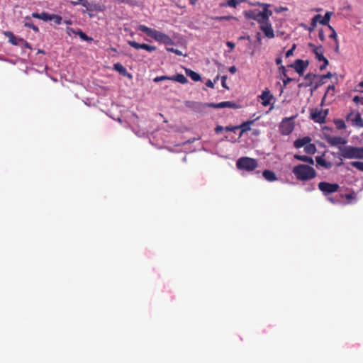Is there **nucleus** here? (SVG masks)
<instances>
[{"mask_svg": "<svg viewBox=\"0 0 363 363\" xmlns=\"http://www.w3.org/2000/svg\"><path fill=\"white\" fill-rule=\"evenodd\" d=\"M312 166L306 164H296L292 168V173L298 181H311L317 175L315 169Z\"/></svg>", "mask_w": 363, "mask_h": 363, "instance_id": "1", "label": "nucleus"}, {"mask_svg": "<svg viewBox=\"0 0 363 363\" xmlns=\"http://www.w3.org/2000/svg\"><path fill=\"white\" fill-rule=\"evenodd\" d=\"M339 157L340 159L363 160V147L350 145L339 146Z\"/></svg>", "mask_w": 363, "mask_h": 363, "instance_id": "2", "label": "nucleus"}, {"mask_svg": "<svg viewBox=\"0 0 363 363\" xmlns=\"http://www.w3.org/2000/svg\"><path fill=\"white\" fill-rule=\"evenodd\" d=\"M138 30L146 33L157 42L167 43L169 41V38L167 35L155 29L148 28L146 26L140 25L138 27Z\"/></svg>", "mask_w": 363, "mask_h": 363, "instance_id": "3", "label": "nucleus"}, {"mask_svg": "<svg viewBox=\"0 0 363 363\" xmlns=\"http://www.w3.org/2000/svg\"><path fill=\"white\" fill-rule=\"evenodd\" d=\"M236 166L239 169L251 172L258 167V163L255 159L243 157L238 160Z\"/></svg>", "mask_w": 363, "mask_h": 363, "instance_id": "4", "label": "nucleus"}, {"mask_svg": "<svg viewBox=\"0 0 363 363\" xmlns=\"http://www.w3.org/2000/svg\"><path fill=\"white\" fill-rule=\"evenodd\" d=\"M328 113V110L313 108L311 110L310 118L315 122L319 123H325V118Z\"/></svg>", "mask_w": 363, "mask_h": 363, "instance_id": "5", "label": "nucleus"}, {"mask_svg": "<svg viewBox=\"0 0 363 363\" xmlns=\"http://www.w3.org/2000/svg\"><path fill=\"white\" fill-rule=\"evenodd\" d=\"M293 118H285L279 125V131L281 135H288L294 130V125L292 122Z\"/></svg>", "mask_w": 363, "mask_h": 363, "instance_id": "6", "label": "nucleus"}, {"mask_svg": "<svg viewBox=\"0 0 363 363\" xmlns=\"http://www.w3.org/2000/svg\"><path fill=\"white\" fill-rule=\"evenodd\" d=\"M318 189L327 196L332 193L336 192L340 189L337 184H332L326 182H321L318 184Z\"/></svg>", "mask_w": 363, "mask_h": 363, "instance_id": "7", "label": "nucleus"}, {"mask_svg": "<svg viewBox=\"0 0 363 363\" xmlns=\"http://www.w3.org/2000/svg\"><path fill=\"white\" fill-rule=\"evenodd\" d=\"M198 106H201L203 107H211V108H238V106L236 105L235 103H234L233 101H223V102L218 103V104H214V103H208V104H198Z\"/></svg>", "mask_w": 363, "mask_h": 363, "instance_id": "8", "label": "nucleus"}, {"mask_svg": "<svg viewBox=\"0 0 363 363\" xmlns=\"http://www.w3.org/2000/svg\"><path fill=\"white\" fill-rule=\"evenodd\" d=\"M346 119L350 121L353 126L363 128V119L359 113L350 112L347 114Z\"/></svg>", "mask_w": 363, "mask_h": 363, "instance_id": "9", "label": "nucleus"}, {"mask_svg": "<svg viewBox=\"0 0 363 363\" xmlns=\"http://www.w3.org/2000/svg\"><path fill=\"white\" fill-rule=\"evenodd\" d=\"M246 16L256 21L259 26L262 25L266 22L262 13L259 10H251L246 13Z\"/></svg>", "mask_w": 363, "mask_h": 363, "instance_id": "10", "label": "nucleus"}, {"mask_svg": "<svg viewBox=\"0 0 363 363\" xmlns=\"http://www.w3.org/2000/svg\"><path fill=\"white\" fill-rule=\"evenodd\" d=\"M332 13H333L332 12L328 11L325 13V14L323 17H322L321 15H320V14L315 15L312 19L311 25L315 26L316 25L317 21L319 20V23L320 24L324 25V26H330L329 21H330Z\"/></svg>", "mask_w": 363, "mask_h": 363, "instance_id": "11", "label": "nucleus"}, {"mask_svg": "<svg viewBox=\"0 0 363 363\" xmlns=\"http://www.w3.org/2000/svg\"><path fill=\"white\" fill-rule=\"evenodd\" d=\"M5 36L9 38V43L13 45H18L20 43H23L26 47H29L28 43L21 38H18L11 31H5L4 33Z\"/></svg>", "mask_w": 363, "mask_h": 363, "instance_id": "12", "label": "nucleus"}, {"mask_svg": "<svg viewBox=\"0 0 363 363\" xmlns=\"http://www.w3.org/2000/svg\"><path fill=\"white\" fill-rule=\"evenodd\" d=\"M71 4L74 6L82 4L87 11H101L100 6L91 4L87 0H77V1H71Z\"/></svg>", "mask_w": 363, "mask_h": 363, "instance_id": "13", "label": "nucleus"}, {"mask_svg": "<svg viewBox=\"0 0 363 363\" xmlns=\"http://www.w3.org/2000/svg\"><path fill=\"white\" fill-rule=\"evenodd\" d=\"M308 65V62L307 61L296 60L293 65H290V67H294L299 75H302Z\"/></svg>", "mask_w": 363, "mask_h": 363, "instance_id": "14", "label": "nucleus"}, {"mask_svg": "<svg viewBox=\"0 0 363 363\" xmlns=\"http://www.w3.org/2000/svg\"><path fill=\"white\" fill-rule=\"evenodd\" d=\"M259 29L264 33L265 37L268 38H274V33L270 22H265L259 26Z\"/></svg>", "mask_w": 363, "mask_h": 363, "instance_id": "15", "label": "nucleus"}, {"mask_svg": "<svg viewBox=\"0 0 363 363\" xmlns=\"http://www.w3.org/2000/svg\"><path fill=\"white\" fill-rule=\"evenodd\" d=\"M308 47L313 49V52L318 61H321L325 59V57L323 56V48L321 45L315 46L313 43H308Z\"/></svg>", "mask_w": 363, "mask_h": 363, "instance_id": "16", "label": "nucleus"}, {"mask_svg": "<svg viewBox=\"0 0 363 363\" xmlns=\"http://www.w3.org/2000/svg\"><path fill=\"white\" fill-rule=\"evenodd\" d=\"M328 143L333 146H343L342 145L346 144L347 140L339 136H331L327 139Z\"/></svg>", "mask_w": 363, "mask_h": 363, "instance_id": "17", "label": "nucleus"}, {"mask_svg": "<svg viewBox=\"0 0 363 363\" xmlns=\"http://www.w3.org/2000/svg\"><path fill=\"white\" fill-rule=\"evenodd\" d=\"M259 97L262 100V104L264 106H268L273 99V96L270 94V91L268 89L264 90Z\"/></svg>", "mask_w": 363, "mask_h": 363, "instance_id": "18", "label": "nucleus"}, {"mask_svg": "<svg viewBox=\"0 0 363 363\" xmlns=\"http://www.w3.org/2000/svg\"><path fill=\"white\" fill-rule=\"evenodd\" d=\"M311 142V138L308 136L303 137L296 140L294 143V146L296 148H301L306 147L308 143Z\"/></svg>", "mask_w": 363, "mask_h": 363, "instance_id": "19", "label": "nucleus"}, {"mask_svg": "<svg viewBox=\"0 0 363 363\" xmlns=\"http://www.w3.org/2000/svg\"><path fill=\"white\" fill-rule=\"evenodd\" d=\"M259 117H257L256 119L255 120H249V121H247L245 122H243L242 124H240V125H238L239 127V129H241V131L240 133V136H242V134L248 130H250L251 129V125L252 124H254L255 121L258 119Z\"/></svg>", "mask_w": 363, "mask_h": 363, "instance_id": "20", "label": "nucleus"}, {"mask_svg": "<svg viewBox=\"0 0 363 363\" xmlns=\"http://www.w3.org/2000/svg\"><path fill=\"white\" fill-rule=\"evenodd\" d=\"M166 79L172 80V81H175V82L182 83V74H175V75H173L171 77H167V76L157 77L154 79V82H160L162 80H166Z\"/></svg>", "mask_w": 363, "mask_h": 363, "instance_id": "21", "label": "nucleus"}, {"mask_svg": "<svg viewBox=\"0 0 363 363\" xmlns=\"http://www.w3.org/2000/svg\"><path fill=\"white\" fill-rule=\"evenodd\" d=\"M315 161L318 166H320L325 169H330L332 167V163L326 161L323 157L318 156L315 157Z\"/></svg>", "mask_w": 363, "mask_h": 363, "instance_id": "22", "label": "nucleus"}, {"mask_svg": "<svg viewBox=\"0 0 363 363\" xmlns=\"http://www.w3.org/2000/svg\"><path fill=\"white\" fill-rule=\"evenodd\" d=\"M52 14H50L47 12H42L40 13H33L32 16L35 18L40 19L44 21H50Z\"/></svg>", "mask_w": 363, "mask_h": 363, "instance_id": "23", "label": "nucleus"}, {"mask_svg": "<svg viewBox=\"0 0 363 363\" xmlns=\"http://www.w3.org/2000/svg\"><path fill=\"white\" fill-rule=\"evenodd\" d=\"M294 158L307 163L306 164L308 165H313L314 164V160L312 157L306 156V155H295Z\"/></svg>", "mask_w": 363, "mask_h": 363, "instance_id": "24", "label": "nucleus"}, {"mask_svg": "<svg viewBox=\"0 0 363 363\" xmlns=\"http://www.w3.org/2000/svg\"><path fill=\"white\" fill-rule=\"evenodd\" d=\"M263 177L269 181V182H274L277 179L276 174L271 170H264L262 172Z\"/></svg>", "mask_w": 363, "mask_h": 363, "instance_id": "25", "label": "nucleus"}, {"mask_svg": "<svg viewBox=\"0 0 363 363\" xmlns=\"http://www.w3.org/2000/svg\"><path fill=\"white\" fill-rule=\"evenodd\" d=\"M184 69L186 76L189 77L193 81L199 82L201 80V77L199 74L191 70L190 69L185 68Z\"/></svg>", "mask_w": 363, "mask_h": 363, "instance_id": "26", "label": "nucleus"}, {"mask_svg": "<svg viewBox=\"0 0 363 363\" xmlns=\"http://www.w3.org/2000/svg\"><path fill=\"white\" fill-rule=\"evenodd\" d=\"M113 69L123 76L130 77V74L128 73L125 67L123 66L121 63L118 62L114 64Z\"/></svg>", "mask_w": 363, "mask_h": 363, "instance_id": "27", "label": "nucleus"}, {"mask_svg": "<svg viewBox=\"0 0 363 363\" xmlns=\"http://www.w3.org/2000/svg\"><path fill=\"white\" fill-rule=\"evenodd\" d=\"M304 150L308 154H314L316 151V147L314 144L310 143L304 147Z\"/></svg>", "mask_w": 363, "mask_h": 363, "instance_id": "28", "label": "nucleus"}, {"mask_svg": "<svg viewBox=\"0 0 363 363\" xmlns=\"http://www.w3.org/2000/svg\"><path fill=\"white\" fill-rule=\"evenodd\" d=\"M76 35H78L80 38L85 41H91L92 40L91 38L88 37L84 32H82L80 29L77 30Z\"/></svg>", "mask_w": 363, "mask_h": 363, "instance_id": "29", "label": "nucleus"}, {"mask_svg": "<svg viewBox=\"0 0 363 363\" xmlns=\"http://www.w3.org/2000/svg\"><path fill=\"white\" fill-rule=\"evenodd\" d=\"M261 12L262 13L266 22H270L269 17L272 16V11L268 9L261 11Z\"/></svg>", "mask_w": 363, "mask_h": 363, "instance_id": "30", "label": "nucleus"}, {"mask_svg": "<svg viewBox=\"0 0 363 363\" xmlns=\"http://www.w3.org/2000/svg\"><path fill=\"white\" fill-rule=\"evenodd\" d=\"M50 21H54L56 25H60L62 22V18L57 14H52Z\"/></svg>", "mask_w": 363, "mask_h": 363, "instance_id": "31", "label": "nucleus"}, {"mask_svg": "<svg viewBox=\"0 0 363 363\" xmlns=\"http://www.w3.org/2000/svg\"><path fill=\"white\" fill-rule=\"evenodd\" d=\"M350 164L352 167L357 169L358 170L363 172V162H359V161L352 162H350Z\"/></svg>", "mask_w": 363, "mask_h": 363, "instance_id": "32", "label": "nucleus"}, {"mask_svg": "<svg viewBox=\"0 0 363 363\" xmlns=\"http://www.w3.org/2000/svg\"><path fill=\"white\" fill-rule=\"evenodd\" d=\"M142 49L145 50L148 52H153L156 50L155 46L149 45L147 44L142 43Z\"/></svg>", "mask_w": 363, "mask_h": 363, "instance_id": "33", "label": "nucleus"}, {"mask_svg": "<svg viewBox=\"0 0 363 363\" xmlns=\"http://www.w3.org/2000/svg\"><path fill=\"white\" fill-rule=\"evenodd\" d=\"M316 77L315 74L308 73L305 76V79L309 82V84L306 86H310L312 84V80Z\"/></svg>", "mask_w": 363, "mask_h": 363, "instance_id": "34", "label": "nucleus"}, {"mask_svg": "<svg viewBox=\"0 0 363 363\" xmlns=\"http://www.w3.org/2000/svg\"><path fill=\"white\" fill-rule=\"evenodd\" d=\"M128 44L135 49H142V44L135 41H128Z\"/></svg>", "mask_w": 363, "mask_h": 363, "instance_id": "35", "label": "nucleus"}, {"mask_svg": "<svg viewBox=\"0 0 363 363\" xmlns=\"http://www.w3.org/2000/svg\"><path fill=\"white\" fill-rule=\"evenodd\" d=\"M335 125L338 129H343L346 127L345 122L342 120L336 121Z\"/></svg>", "mask_w": 363, "mask_h": 363, "instance_id": "36", "label": "nucleus"}, {"mask_svg": "<svg viewBox=\"0 0 363 363\" xmlns=\"http://www.w3.org/2000/svg\"><path fill=\"white\" fill-rule=\"evenodd\" d=\"M25 23H24V26L27 28H30L32 26H33L34 24L31 22L30 21V18L29 17H26L25 18Z\"/></svg>", "mask_w": 363, "mask_h": 363, "instance_id": "37", "label": "nucleus"}, {"mask_svg": "<svg viewBox=\"0 0 363 363\" xmlns=\"http://www.w3.org/2000/svg\"><path fill=\"white\" fill-rule=\"evenodd\" d=\"M254 5H255V6H259L262 7V10H264V9H269V7H270V6H271V5H270V4H269L259 3V2H257V3L255 4Z\"/></svg>", "mask_w": 363, "mask_h": 363, "instance_id": "38", "label": "nucleus"}, {"mask_svg": "<svg viewBox=\"0 0 363 363\" xmlns=\"http://www.w3.org/2000/svg\"><path fill=\"white\" fill-rule=\"evenodd\" d=\"M238 0H228L227 2V5L230 7H236V6L238 4Z\"/></svg>", "mask_w": 363, "mask_h": 363, "instance_id": "39", "label": "nucleus"}, {"mask_svg": "<svg viewBox=\"0 0 363 363\" xmlns=\"http://www.w3.org/2000/svg\"><path fill=\"white\" fill-rule=\"evenodd\" d=\"M295 48H296V45H295V44H294V45H293V46H292V48H291V49H289V50L286 52V57H290V56L293 55V54H294V51Z\"/></svg>", "mask_w": 363, "mask_h": 363, "instance_id": "40", "label": "nucleus"}, {"mask_svg": "<svg viewBox=\"0 0 363 363\" xmlns=\"http://www.w3.org/2000/svg\"><path fill=\"white\" fill-rule=\"evenodd\" d=\"M237 129H239L238 125H237V126H233V127H231V126H226V127L225 128V130L226 131H231V132H234V133H235V130H236Z\"/></svg>", "mask_w": 363, "mask_h": 363, "instance_id": "41", "label": "nucleus"}, {"mask_svg": "<svg viewBox=\"0 0 363 363\" xmlns=\"http://www.w3.org/2000/svg\"><path fill=\"white\" fill-rule=\"evenodd\" d=\"M334 91H335V86L333 85L329 86L327 89L325 95L330 94V93H331V94H333Z\"/></svg>", "mask_w": 363, "mask_h": 363, "instance_id": "42", "label": "nucleus"}, {"mask_svg": "<svg viewBox=\"0 0 363 363\" xmlns=\"http://www.w3.org/2000/svg\"><path fill=\"white\" fill-rule=\"evenodd\" d=\"M322 61L323 62V64L320 67V70H323L324 69H325V67L328 65L329 63L328 60L326 58L325 60H323Z\"/></svg>", "mask_w": 363, "mask_h": 363, "instance_id": "43", "label": "nucleus"}, {"mask_svg": "<svg viewBox=\"0 0 363 363\" xmlns=\"http://www.w3.org/2000/svg\"><path fill=\"white\" fill-rule=\"evenodd\" d=\"M287 10H288V9L286 7H284V6H279L274 9L275 12H277V13H281L282 11H285Z\"/></svg>", "mask_w": 363, "mask_h": 363, "instance_id": "44", "label": "nucleus"}, {"mask_svg": "<svg viewBox=\"0 0 363 363\" xmlns=\"http://www.w3.org/2000/svg\"><path fill=\"white\" fill-rule=\"evenodd\" d=\"M328 28L332 30V33L329 35V37L330 38H336L337 37V34H336V32L335 30L330 26H328Z\"/></svg>", "mask_w": 363, "mask_h": 363, "instance_id": "45", "label": "nucleus"}, {"mask_svg": "<svg viewBox=\"0 0 363 363\" xmlns=\"http://www.w3.org/2000/svg\"><path fill=\"white\" fill-rule=\"evenodd\" d=\"M67 33L69 35H71L72 34L76 35L77 30H75L72 28L69 27L67 28Z\"/></svg>", "mask_w": 363, "mask_h": 363, "instance_id": "46", "label": "nucleus"}, {"mask_svg": "<svg viewBox=\"0 0 363 363\" xmlns=\"http://www.w3.org/2000/svg\"><path fill=\"white\" fill-rule=\"evenodd\" d=\"M318 38H319V39H320L321 41H324V40H325V35H324V33H323V30H319V33H318Z\"/></svg>", "mask_w": 363, "mask_h": 363, "instance_id": "47", "label": "nucleus"}, {"mask_svg": "<svg viewBox=\"0 0 363 363\" xmlns=\"http://www.w3.org/2000/svg\"><path fill=\"white\" fill-rule=\"evenodd\" d=\"M226 79H227V77L226 76H223L222 78H221V83H222V86L223 87L225 88V89H228V86H226Z\"/></svg>", "mask_w": 363, "mask_h": 363, "instance_id": "48", "label": "nucleus"}, {"mask_svg": "<svg viewBox=\"0 0 363 363\" xmlns=\"http://www.w3.org/2000/svg\"><path fill=\"white\" fill-rule=\"evenodd\" d=\"M279 69L281 71V74H283L284 77H286V67L283 65H281V67H279Z\"/></svg>", "mask_w": 363, "mask_h": 363, "instance_id": "49", "label": "nucleus"}, {"mask_svg": "<svg viewBox=\"0 0 363 363\" xmlns=\"http://www.w3.org/2000/svg\"><path fill=\"white\" fill-rule=\"evenodd\" d=\"M292 81V79L289 77H284V79H283V82L284 84L286 85L287 84H289L290 82Z\"/></svg>", "mask_w": 363, "mask_h": 363, "instance_id": "50", "label": "nucleus"}, {"mask_svg": "<svg viewBox=\"0 0 363 363\" xmlns=\"http://www.w3.org/2000/svg\"><path fill=\"white\" fill-rule=\"evenodd\" d=\"M206 85L207 86L210 87V88H213V86H214V83H213L211 80L208 79V80L206 82Z\"/></svg>", "mask_w": 363, "mask_h": 363, "instance_id": "51", "label": "nucleus"}, {"mask_svg": "<svg viewBox=\"0 0 363 363\" xmlns=\"http://www.w3.org/2000/svg\"><path fill=\"white\" fill-rule=\"evenodd\" d=\"M225 128L220 125H218L216 126V128H215V131L216 133H219L220 132H221L223 130H224Z\"/></svg>", "mask_w": 363, "mask_h": 363, "instance_id": "52", "label": "nucleus"}, {"mask_svg": "<svg viewBox=\"0 0 363 363\" xmlns=\"http://www.w3.org/2000/svg\"><path fill=\"white\" fill-rule=\"evenodd\" d=\"M226 45L228 47L230 48L231 50H233L235 48V44L232 42L228 41L226 43Z\"/></svg>", "mask_w": 363, "mask_h": 363, "instance_id": "53", "label": "nucleus"}, {"mask_svg": "<svg viewBox=\"0 0 363 363\" xmlns=\"http://www.w3.org/2000/svg\"><path fill=\"white\" fill-rule=\"evenodd\" d=\"M355 194L354 193L352 194H345V198L349 200V199H353L354 197Z\"/></svg>", "mask_w": 363, "mask_h": 363, "instance_id": "54", "label": "nucleus"}, {"mask_svg": "<svg viewBox=\"0 0 363 363\" xmlns=\"http://www.w3.org/2000/svg\"><path fill=\"white\" fill-rule=\"evenodd\" d=\"M237 71V69L235 66H232L229 68V72L231 73V74H234Z\"/></svg>", "mask_w": 363, "mask_h": 363, "instance_id": "55", "label": "nucleus"}, {"mask_svg": "<svg viewBox=\"0 0 363 363\" xmlns=\"http://www.w3.org/2000/svg\"><path fill=\"white\" fill-rule=\"evenodd\" d=\"M275 61H276V64L277 65H281V63H282V58H281V57H277Z\"/></svg>", "mask_w": 363, "mask_h": 363, "instance_id": "56", "label": "nucleus"}, {"mask_svg": "<svg viewBox=\"0 0 363 363\" xmlns=\"http://www.w3.org/2000/svg\"><path fill=\"white\" fill-rule=\"evenodd\" d=\"M360 99H361V96H355L353 98V101H354V102H355V103H357V104H359Z\"/></svg>", "mask_w": 363, "mask_h": 363, "instance_id": "57", "label": "nucleus"}, {"mask_svg": "<svg viewBox=\"0 0 363 363\" xmlns=\"http://www.w3.org/2000/svg\"><path fill=\"white\" fill-rule=\"evenodd\" d=\"M30 28H31L33 31H35V33L39 32V28H38V27L37 26H35V25L32 26Z\"/></svg>", "mask_w": 363, "mask_h": 363, "instance_id": "58", "label": "nucleus"}, {"mask_svg": "<svg viewBox=\"0 0 363 363\" xmlns=\"http://www.w3.org/2000/svg\"><path fill=\"white\" fill-rule=\"evenodd\" d=\"M332 76L331 73L330 72H328L325 75H323L322 76V78L323 79H325V78H330Z\"/></svg>", "mask_w": 363, "mask_h": 363, "instance_id": "59", "label": "nucleus"}, {"mask_svg": "<svg viewBox=\"0 0 363 363\" xmlns=\"http://www.w3.org/2000/svg\"><path fill=\"white\" fill-rule=\"evenodd\" d=\"M257 40L258 43H261V38H260V33H257Z\"/></svg>", "mask_w": 363, "mask_h": 363, "instance_id": "60", "label": "nucleus"}, {"mask_svg": "<svg viewBox=\"0 0 363 363\" xmlns=\"http://www.w3.org/2000/svg\"><path fill=\"white\" fill-rule=\"evenodd\" d=\"M180 150H181V147L179 145H177L176 149L173 150V151L177 152H180Z\"/></svg>", "mask_w": 363, "mask_h": 363, "instance_id": "61", "label": "nucleus"}, {"mask_svg": "<svg viewBox=\"0 0 363 363\" xmlns=\"http://www.w3.org/2000/svg\"><path fill=\"white\" fill-rule=\"evenodd\" d=\"M240 40H242V39H247V40H250V37L249 35H247L246 37L242 36V37L240 38Z\"/></svg>", "mask_w": 363, "mask_h": 363, "instance_id": "62", "label": "nucleus"}, {"mask_svg": "<svg viewBox=\"0 0 363 363\" xmlns=\"http://www.w3.org/2000/svg\"><path fill=\"white\" fill-rule=\"evenodd\" d=\"M358 86H359V87H360V88H362V89H363V81H362V82H361L359 84V85H358ZM361 91H362V92H363V89H362V90H361Z\"/></svg>", "mask_w": 363, "mask_h": 363, "instance_id": "63", "label": "nucleus"}, {"mask_svg": "<svg viewBox=\"0 0 363 363\" xmlns=\"http://www.w3.org/2000/svg\"><path fill=\"white\" fill-rule=\"evenodd\" d=\"M359 104L363 105V97H361Z\"/></svg>", "mask_w": 363, "mask_h": 363, "instance_id": "64", "label": "nucleus"}]
</instances>
